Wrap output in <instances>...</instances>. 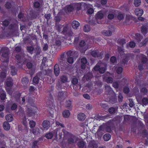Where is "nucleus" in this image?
Listing matches in <instances>:
<instances>
[{
	"mask_svg": "<svg viewBox=\"0 0 148 148\" xmlns=\"http://www.w3.org/2000/svg\"><path fill=\"white\" fill-rule=\"evenodd\" d=\"M140 91L144 94H145L147 92V89L146 88L143 87L141 89Z\"/></svg>",
	"mask_w": 148,
	"mask_h": 148,
	"instance_id": "nucleus-58",
	"label": "nucleus"
},
{
	"mask_svg": "<svg viewBox=\"0 0 148 148\" xmlns=\"http://www.w3.org/2000/svg\"><path fill=\"white\" fill-rule=\"evenodd\" d=\"M110 73H107L103 75V80L108 83H112L113 82V79L112 78L109 77Z\"/></svg>",
	"mask_w": 148,
	"mask_h": 148,
	"instance_id": "nucleus-5",
	"label": "nucleus"
},
{
	"mask_svg": "<svg viewBox=\"0 0 148 148\" xmlns=\"http://www.w3.org/2000/svg\"><path fill=\"white\" fill-rule=\"evenodd\" d=\"M102 33L103 34L107 36H110L112 34V32L109 30L108 31L104 30L102 32Z\"/></svg>",
	"mask_w": 148,
	"mask_h": 148,
	"instance_id": "nucleus-27",
	"label": "nucleus"
},
{
	"mask_svg": "<svg viewBox=\"0 0 148 148\" xmlns=\"http://www.w3.org/2000/svg\"><path fill=\"white\" fill-rule=\"evenodd\" d=\"M51 72V71L49 69H45L44 70H42V73L44 75H48Z\"/></svg>",
	"mask_w": 148,
	"mask_h": 148,
	"instance_id": "nucleus-35",
	"label": "nucleus"
},
{
	"mask_svg": "<svg viewBox=\"0 0 148 148\" xmlns=\"http://www.w3.org/2000/svg\"><path fill=\"white\" fill-rule=\"evenodd\" d=\"M29 80L26 77L23 78L22 79V82L24 85H25L27 84Z\"/></svg>",
	"mask_w": 148,
	"mask_h": 148,
	"instance_id": "nucleus-34",
	"label": "nucleus"
},
{
	"mask_svg": "<svg viewBox=\"0 0 148 148\" xmlns=\"http://www.w3.org/2000/svg\"><path fill=\"white\" fill-rule=\"evenodd\" d=\"M111 138V136L109 134H106L104 135L103 138L104 140L106 141L109 140Z\"/></svg>",
	"mask_w": 148,
	"mask_h": 148,
	"instance_id": "nucleus-29",
	"label": "nucleus"
},
{
	"mask_svg": "<svg viewBox=\"0 0 148 148\" xmlns=\"http://www.w3.org/2000/svg\"><path fill=\"white\" fill-rule=\"evenodd\" d=\"M71 82L74 85L77 84L78 82V79L76 78H73Z\"/></svg>",
	"mask_w": 148,
	"mask_h": 148,
	"instance_id": "nucleus-40",
	"label": "nucleus"
},
{
	"mask_svg": "<svg viewBox=\"0 0 148 148\" xmlns=\"http://www.w3.org/2000/svg\"><path fill=\"white\" fill-rule=\"evenodd\" d=\"M11 72L12 74L14 75H15L17 71V69L14 66H11Z\"/></svg>",
	"mask_w": 148,
	"mask_h": 148,
	"instance_id": "nucleus-30",
	"label": "nucleus"
},
{
	"mask_svg": "<svg viewBox=\"0 0 148 148\" xmlns=\"http://www.w3.org/2000/svg\"><path fill=\"white\" fill-rule=\"evenodd\" d=\"M67 62L70 64H72L73 62V57H68L67 59Z\"/></svg>",
	"mask_w": 148,
	"mask_h": 148,
	"instance_id": "nucleus-50",
	"label": "nucleus"
},
{
	"mask_svg": "<svg viewBox=\"0 0 148 148\" xmlns=\"http://www.w3.org/2000/svg\"><path fill=\"white\" fill-rule=\"evenodd\" d=\"M66 92H59L57 94V98L58 100L62 101L64 100L66 97Z\"/></svg>",
	"mask_w": 148,
	"mask_h": 148,
	"instance_id": "nucleus-4",
	"label": "nucleus"
},
{
	"mask_svg": "<svg viewBox=\"0 0 148 148\" xmlns=\"http://www.w3.org/2000/svg\"><path fill=\"white\" fill-rule=\"evenodd\" d=\"M27 66L29 69H30L32 68V64L29 62H27Z\"/></svg>",
	"mask_w": 148,
	"mask_h": 148,
	"instance_id": "nucleus-61",
	"label": "nucleus"
},
{
	"mask_svg": "<svg viewBox=\"0 0 148 148\" xmlns=\"http://www.w3.org/2000/svg\"><path fill=\"white\" fill-rule=\"evenodd\" d=\"M136 39L139 42L141 41L143 38V37L140 34H135Z\"/></svg>",
	"mask_w": 148,
	"mask_h": 148,
	"instance_id": "nucleus-32",
	"label": "nucleus"
},
{
	"mask_svg": "<svg viewBox=\"0 0 148 148\" xmlns=\"http://www.w3.org/2000/svg\"><path fill=\"white\" fill-rule=\"evenodd\" d=\"M123 91L125 93H128L130 91L129 88L127 87H125L124 88Z\"/></svg>",
	"mask_w": 148,
	"mask_h": 148,
	"instance_id": "nucleus-63",
	"label": "nucleus"
},
{
	"mask_svg": "<svg viewBox=\"0 0 148 148\" xmlns=\"http://www.w3.org/2000/svg\"><path fill=\"white\" fill-rule=\"evenodd\" d=\"M68 57H76L78 56V52L74 50H70L66 52Z\"/></svg>",
	"mask_w": 148,
	"mask_h": 148,
	"instance_id": "nucleus-6",
	"label": "nucleus"
},
{
	"mask_svg": "<svg viewBox=\"0 0 148 148\" xmlns=\"http://www.w3.org/2000/svg\"><path fill=\"white\" fill-rule=\"evenodd\" d=\"M118 42L119 44H122V45L126 43L125 40L124 39H119Z\"/></svg>",
	"mask_w": 148,
	"mask_h": 148,
	"instance_id": "nucleus-52",
	"label": "nucleus"
},
{
	"mask_svg": "<svg viewBox=\"0 0 148 148\" xmlns=\"http://www.w3.org/2000/svg\"><path fill=\"white\" fill-rule=\"evenodd\" d=\"M113 86L115 88H118L119 87V84L117 82H114L113 84Z\"/></svg>",
	"mask_w": 148,
	"mask_h": 148,
	"instance_id": "nucleus-62",
	"label": "nucleus"
},
{
	"mask_svg": "<svg viewBox=\"0 0 148 148\" xmlns=\"http://www.w3.org/2000/svg\"><path fill=\"white\" fill-rule=\"evenodd\" d=\"M34 7L36 8H38L40 6L39 3L38 2H36L34 3Z\"/></svg>",
	"mask_w": 148,
	"mask_h": 148,
	"instance_id": "nucleus-64",
	"label": "nucleus"
},
{
	"mask_svg": "<svg viewBox=\"0 0 148 148\" xmlns=\"http://www.w3.org/2000/svg\"><path fill=\"white\" fill-rule=\"evenodd\" d=\"M83 30L85 32H88L90 31V29L88 25H86L84 26Z\"/></svg>",
	"mask_w": 148,
	"mask_h": 148,
	"instance_id": "nucleus-45",
	"label": "nucleus"
},
{
	"mask_svg": "<svg viewBox=\"0 0 148 148\" xmlns=\"http://www.w3.org/2000/svg\"><path fill=\"white\" fill-rule=\"evenodd\" d=\"M103 14L102 12L101 11H99L98 12L97 14L96 18L97 20L101 19L103 18Z\"/></svg>",
	"mask_w": 148,
	"mask_h": 148,
	"instance_id": "nucleus-19",
	"label": "nucleus"
},
{
	"mask_svg": "<svg viewBox=\"0 0 148 148\" xmlns=\"http://www.w3.org/2000/svg\"><path fill=\"white\" fill-rule=\"evenodd\" d=\"M123 15L121 12H119L118 13L117 16V18L119 20H122L124 18Z\"/></svg>",
	"mask_w": 148,
	"mask_h": 148,
	"instance_id": "nucleus-51",
	"label": "nucleus"
},
{
	"mask_svg": "<svg viewBox=\"0 0 148 148\" xmlns=\"http://www.w3.org/2000/svg\"><path fill=\"white\" fill-rule=\"evenodd\" d=\"M104 130L105 128L104 126L103 125H101L98 130L97 133L98 135H102L104 133H102V132H104Z\"/></svg>",
	"mask_w": 148,
	"mask_h": 148,
	"instance_id": "nucleus-14",
	"label": "nucleus"
},
{
	"mask_svg": "<svg viewBox=\"0 0 148 148\" xmlns=\"http://www.w3.org/2000/svg\"><path fill=\"white\" fill-rule=\"evenodd\" d=\"M80 23L78 21H73L72 23V27L75 29H77Z\"/></svg>",
	"mask_w": 148,
	"mask_h": 148,
	"instance_id": "nucleus-16",
	"label": "nucleus"
},
{
	"mask_svg": "<svg viewBox=\"0 0 148 148\" xmlns=\"http://www.w3.org/2000/svg\"><path fill=\"white\" fill-rule=\"evenodd\" d=\"M9 22L7 20H5L3 22V25L5 26H7L9 24Z\"/></svg>",
	"mask_w": 148,
	"mask_h": 148,
	"instance_id": "nucleus-60",
	"label": "nucleus"
},
{
	"mask_svg": "<svg viewBox=\"0 0 148 148\" xmlns=\"http://www.w3.org/2000/svg\"><path fill=\"white\" fill-rule=\"evenodd\" d=\"M15 57L18 61L17 62L19 63H20L24 60V56H21L19 55H16Z\"/></svg>",
	"mask_w": 148,
	"mask_h": 148,
	"instance_id": "nucleus-17",
	"label": "nucleus"
},
{
	"mask_svg": "<svg viewBox=\"0 0 148 148\" xmlns=\"http://www.w3.org/2000/svg\"><path fill=\"white\" fill-rule=\"evenodd\" d=\"M61 45V41L59 40H56L55 43L54 45L56 46H57L58 47H60Z\"/></svg>",
	"mask_w": 148,
	"mask_h": 148,
	"instance_id": "nucleus-38",
	"label": "nucleus"
},
{
	"mask_svg": "<svg viewBox=\"0 0 148 148\" xmlns=\"http://www.w3.org/2000/svg\"><path fill=\"white\" fill-rule=\"evenodd\" d=\"M27 49L28 52L31 54H32L33 53V51L34 50V48L32 46L27 47Z\"/></svg>",
	"mask_w": 148,
	"mask_h": 148,
	"instance_id": "nucleus-36",
	"label": "nucleus"
},
{
	"mask_svg": "<svg viewBox=\"0 0 148 148\" xmlns=\"http://www.w3.org/2000/svg\"><path fill=\"white\" fill-rule=\"evenodd\" d=\"M92 74L90 73H88L84 76L83 78L84 79H86L88 81L90 80L92 78Z\"/></svg>",
	"mask_w": 148,
	"mask_h": 148,
	"instance_id": "nucleus-23",
	"label": "nucleus"
},
{
	"mask_svg": "<svg viewBox=\"0 0 148 148\" xmlns=\"http://www.w3.org/2000/svg\"><path fill=\"white\" fill-rule=\"evenodd\" d=\"M130 103H129V105L130 107H132L134 105V104L132 101V99H129Z\"/></svg>",
	"mask_w": 148,
	"mask_h": 148,
	"instance_id": "nucleus-55",
	"label": "nucleus"
},
{
	"mask_svg": "<svg viewBox=\"0 0 148 148\" xmlns=\"http://www.w3.org/2000/svg\"><path fill=\"white\" fill-rule=\"evenodd\" d=\"M106 70V68L103 67H101L99 71V72L101 74L103 73Z\"/></svg>",
	"mask_w": 148,
	"mask_h": 148,
	"instance_id": "nucleus-53",
	"label": "nucleus"
},
{
	"mask_svg": "<svg viewBox=\"0 0 148 148\" xmlns=\"http://www.w3.org/2000/svg\"><path fill=\"white\" fill-rule=\"evenodd\" d=\"M75 8H76L77 10H79L81 9V4L80 3H76L74 5Z\"/></svg>",
	"mask_w": 148,
	"mask_h": 148,
	"instance_id": "nucleus-39",
	"label": "nucleus"
},
{
	"mask_svg": "<svg viewBox=\"0 0 148 148\" xmlns=\"http://www.w3.org/2000/svg\"><path fill=\"white\" fill-rule=\"evenodd\" d=\"M51 16V15L50 14H45L44 16L47 19V22L50 19Z\"/></svg>",
	"mask_w": 148,
	"mask_h": 148,
	"instance_id": "nucleus-57",
	"label": "nucleus"
},
{
	"mask_svg": "<svg viewBox=\"0 0 148 148\" xmlns=\"http://www.w3.org/2000/svg\"><path fill=\"white\" fill-rule=\"evenodd\" d=\"M86 44V43L85 41L84 40H82L79 43V46L82 47H85Z\"/></svg>",
	"mask_w": 148,
	"mask_h": 148,
	"instance_id": "nucleus-47",
	"label": "nucleus"
},
{
	"mask_svg": "<svg viewBox=\"0 0 148 148\" xmlns=\"http://www.w3.org/2000/svg\"><path fill=\"white\" fill-rule=\"evenodd\" d=\"M3 126L4 129L6 130H8L10 128V125L7 122H4L3 124Z\"/></svg>",
	"mask_w": 148,
	"mask_h": 148,
	"instance_id": "nucleus-22",
	"label": "nucleus"
},
{
	"mask_svg": "<svg viewBox=\"0 0 148 148\" xmlns=\"http://www.w3.org/2000/svg\"><path fill=\"white\" fill-rule=\"evenodd\" d=\"M42 125L43 127V128L42 129V130H47L50 127V123L49 121L45 120L42 122Z\"/></svg>",
	"mask_w": 148,
	"mask_h": 148,
	"instance_id": "nucleus-7",
	"label": "nucleus"
},
{
	"mask_svg": "<svg viewBox=\"0 0 148 148\" xmlns=\"http://www.w3.org/2000/svg\"><path fill=\"white\" fill-rule=\"evenodd\" d=\"M141 31L144 36L146 35L148 32V25H143L141 27Z\"/></svg>",
	"mask_w": 148,
	"mask_h": 148,
	"instance_id": "nucleus-9",
	"label": "nucleus"
},
{
	"mask_svg": "<svg viewBox=\"0 0 148 148\" xmlns=\"http://www.w3.org/2000/svg\"><path fill=\"white\" fill-rule=\"evenodd\" d=\"M74 8L73 6L71 5H68L66 7L67 10L69 12H72Z\"/></svg>",
	"mask_w": 148,
	"mask_h": 148,
	"instance_id": "nucleus-43",
	"label": "nucleus"
},
{
	"mask_svg": "<svg viewBox=\"0 0 148 148\" xmlns=\"http://www.w3.org/2000/svg\"><path fill=\"white\" fill-rule=\"evenodd\" d=\"M29 124L31 128H33L36 125V123L33 121H31L29 122Z\"/></svg>",
	"mask_w": 148,
	"mask_h": 148,
	"instance_id": "nucleus-42",
	"label": "nucleus"
},
{
	"mask_svg": "<svg viewBox=\"0 0 148 148\" xmlns=\"http://www.w3.org/2000/svg\"><path fill=\"white\" fill-rule=\"evenodd\" d=\"M129 45L131 48H134L135 47V43L134 42H129Z\"/></svg>",
	"mask_w": 148,
	"mask_h": 148,
	"instance_id": "nucleus-59",
	"label": "nucleus"
},
{
	"mask_svg": "<svg viewBox=\"0 0 148 148\" xmlns=\"http://www.w3.org/2000/svg\"><path fill=\"white\" fill-rule=\"evenodd\" d=\"M58 30L61 33L69 36H72L73 33L71 30V27L68 24L62 25L58 28Z\"/></svg>",
	"mask_w": 148,
	"mask_h": 148,
	"instance_id": "nucleus-1",
	"label": "nucleus"
},
{
	"mask_svg": "<svg viewBox=\"0 0 148 148\" xmlns=\"http://www.w3.org/2000/svg\"><path fill=\"white\" fill-rule=\"evenodd\" d=\"M2 53L1 56L3 58H5L6 60L4 61H8V49L5 47H2L0 51V53Z\"/></svg>",
	"mask_w": 148,
	"mask_h": 148,
	"instance_id": "nucleus-2",
	"label": "nucleus"
},
{
	"mask_svg": "<svg viewBox=\"0 0 148 148\" xmlns=\"http://www.w3.org/2000/svg\"><path fill=\"white\" fill-rule=\"evenodd\" d=\"M6 97V95L4 91H2V93L1 94L0 98L2 100H4L5 99Z\"/></svg>",
	"mask_w": 148,
	"mask_h": 148,
	"instance_id": "nucleus-48",
	"label": "nucleus"
},
{
	"mask_svg": "<svg viewBox=\"0 0 148 148\" xmlns=\"http://www.w3.org/2000/svg\"><path fill=\"white\" fill-rule=\"evenodd\" d=\"M78 119L80 121L84 120L85 118V114L83 113H80L78 114L77 116Z\"/></svg>",
	"mask_w": 148,
	"mask_h": 148,
	"instance_id": "nucleus-21",
	"label": "nucleus"
},
{
	"mask_svg": "<svg viewBox=\"0 0 148 148\" xmlns=\"http://www.w3.org/2000/svg\"><path fill=\"white\" fill-rule=\"evenodd\" d=\"M54 71L55 75L56 76L58 75L60 73V69L58 64H55L54 68Z\"/></svg>",
	"mask_w": 148,
	"mask_h": 148,
	"instance_id": "nucleus-11",
	"label": "nucleus"
},
{
	"mask_svg": "<svg viewBox=\"0 0 148 148\" xmlns=\"http://www.w3.org/2000/svg\"><path fill=\"white\" fill-rule=\"evenodd\" d=\"M67 78L66 77L64 76H62L61 78V80L63 83H65L66 82Z\"/></svg>",
	"mask_w": 148,
	"mask_h": 148,
	"instance_id": "nucleus-54",
	"label": "nucleus"
},
{
	"mask_svg": "<svg viewBox=\"0 0 148 148\" xmlns=\"http://www.w3.org/2000/svg\"><path fill=\"white\" fill-rule=\"evenodd\" d=\"M140 56L142 57L141 59L142 63L143 64L146 63L147 60L146 56L143 54H140Z\"/></svg>",
	"mask_w": 148,
	"mask_h": 148,
	"instance_id": "nucleus-20",
	"label": "nucleus"
},
{
	"mask_svg": "<svg viewBox=\"0 0 148 148\" xmlns=\"http://www.w3.org/2000/svg\"><path fill=\"white\" fill-rule=\"evenodd\" d=\"M53 134L51 132L49 133L46 134V137L49 139H51L53 136Z\"/></svg>",
	"mask_w": 148,
	"mask_h": 148,
	"instance_id": "nucleus-49",
	"label": "nucleus"
},
{
	"mask_svg": "<svg viewBox=\"0 0 148 148\" xmlns=\"http://www.w3.org/2000/svg\"><path fill=\"white\" fill-rule=\"evenodd\" d=\"M33 82L36 84H37L39 81V78L37 76H35L33 78Z\"/></svg>",
	"mask_w": 148,
	"mask_h": 148,
	"instance_id": "nucleus-46",
	"label": "nucleus"
},
{
	"mask_svg": "<svg viewBox=\"0 0 148 148\" xmlns=\"http://www.w3.org/2000/svg\"><path fill=\"white\" fill-rule=\"evenodd\" d=\"M141 2L140 0H134V4L135 6L138 7L140 5Z\"/></svg>",
	"mask_w": 148,
	"mask_h": 148,
	"instance_id": "nucleus-37",
	"label": "nucleus"
},
{
	"mask_svg": "<svg viewBox=\"0 0 148 148\" xmlns=\"http://www.w3.org/2000/svg\"><path fill=\"white\" fill-rule=\"evenodd\" d=\"M70 112L69 110H65L63 112L62 114L65 118L68 117L70 115Z\"/></svg>",
	"mask_w": 148,
	"mask_h": 148,
	"instance_id": "nucleus-25",
	"label": "nucleus"
},
{
	"mask_svg": "<svg viewBox=\"0 0 148 148\" xmlns=\"http://www.w3.org/2000/svg\"><path fill=\"white\" fill-rule=\"evenodd\" d=\"M101 62H99L97 64V65L94 67V69L95 71H98L99 70V69L101 68V66L102 65V64H101Z\"/></svg>",
	"mask_w": 148,
	"mask_h": 148,
	"instance_id": "nucleus-26",
	"label": "nucleus"
},
{
	"mask_svg": "<svg viewBox=\"0 0 148 148\" xmlns=\"http://www.w3.org/2000/svg\"><path fill=\"white\" fill-rule=\"evenodd\" d=\"M108 112L110 114H114L116 112V109L113 107H111L108 109Z\"/></svg>",
	"mask_w": 148,
	"mask_h": 148,
	"instance_id": "nucleus-41",
	"label": "nucleus"
},
{
	"mask_svg": "<svg viewBox=\"0 0 148 148\" xmlns=\"http://www.w3.org/2000/svg\"><path fill=\"white\" fill-rule=\"evenodd\" d=\"M78 140V138L76 136L72 135L68 138V143L69 144L75 143Z\"/></svg>",
	"mask_w": 148,
	"mask_h": 148,
	"instance_id": "nucleus-3",
	"label": "nucleus"
},
{
	"mask_svg": "<svg viewBox=\"0 0 148 148\" xmlns=\"http://www.w3.org/2000/svg\"><path fill=\"white\" fill-rule=\"evenodd\" d=\"M85 143L83 141H80L77 143L78 147L80 148H83L85 146Z\"/></svg>",
	"mask_w": 148,
	"mask_h": 148,
	"instance_id": "nucleus-24",
	"label": "nucleus"
},
{
	"mask_svg": "<svg viewBox=\"0 0 148 148\" xmlns=\"http://www.w3.org/2000/svg\"><path fill=\"white\" fill-rule=\"evenodd\" d=\"M101 53H100L96 51H94L91 53L92 56L95 57H99L101 56Z\"/></svg>",
	"mask_w": 148,
	"mask_h": 148,
	"instance_id": "nucleus-18",
	"label": "nucleus"
},
{
	"mask_svg": "<svg viewBox=\"0 0 148 148\" xmlns=\"http://www.w3.org/2000/svg\"><path fill=\"white\" fill-rule=\"evenodd\" d=\"M142 103L143 104L146 105L148 103V99L146 98H143Z\"/></svg>",
	"mask_w": 148,
	"mask_h": 148,
	"instance_id": "nucleus-44",
	"label": "nucleus"
},
{
	"mask_svg": "<svg viewBox=\"0 0 148 148\" xmlns=\"http://www.w3.org/2000/svg\"><path fill=\"white\" fill-rule=\"evenodd\" d=\"M40 130L38 128H31L30 132H32L34 135H37L40 134Z\"/></svg>",
	"mask_w": 148,
	"mask_h": 148,
	"instance_id": "nucleus-12",
	"label": "nucleus"
},
{
	"mask_svg": "<svg viewBox=\"0 0 148 148\" xmlns=\"http://www.w3.org/2000/svg\"><path fill=\"white\" fill-rule=\"evenodd\" d=\"M13 85L12 80V78H10L9 80H8L6 82V85L7 86L11 87Z\"/></svg>",
	"mask_w": 148,
	"mask_h": 148,
	"instance_id": "nucleus-31",
	"label": "nucleus"
},
{
	"mask_svg": "<svg viewBox=\"0 0 148 148\" xmlns=\"http://www.w3.org/2000/svg\"><path fill=\"white\" fill-rule=\"evenodd\" d=\"M5 118L6 120L9 122H10L13 120V118L10 114H8L6 115Z\"/></svg>",
	"mask_w": 148,
	"mask_h": 148,
	"instance_id": "nucleus-28",
	"label": "nucleus"
},
{
	"mask_svg": "<svg viewBox=\"0 0 148 148\" xmlns=\"http://www.w3.org/2000/svg\"><path fill=\"white\" fill-rule=\"evenodd\" d=\"M123 71V68L121 67H119L117 69L116 72L118 74L121 73Z\"/></svg>",
	"mask_w": 148,
	"mask_h": 148,
	"instance_id": "nucleus-56",
	"label": "nucleus"
},
{
	"mask_svg": "<svg viewBox=\"0 0 148 148\" xmlns=\"http://www.w3.org/2000/svg\"><path fill=\"white\" fill-rule=\"evenodd\" d=\"M35 53L37 55L40 54L41 51V49L39 46H37L34 49Z\"/></svg>",
	"mask_w": 148,
	"mask_h": 148,
	"instance_id": "nucleus-33",
	"label": "nucleus"
},
{
	"mask_svg": "<svg viewBox=\"0 0 148 148\" xmlns=\"http://www.w3.org/2000/svg\"><path fill=\"white\" fill-rule=\"evenodd\" d=\"M143 11L142 9L139 8H137L135 10V14L137 16H140L143 14Z\"/></svg>",
	"mask_w": 148,
	"mask_h": 148,
	"instance_id": "nucleus-13",
	"label": "nucleus"
},
{
	"mask_svg": "<svg viewBox=\"0 0 148 148\" xmlns=\"http://www.w3.org/2000/svg\"><path fill=\"white\" fill-rule=\"evenodd\" d=\"M105 93L107 95H110L112 92L113 91L111 87L108 85H105Z\"/></svg>",
	"mask_w": 148,
	"mask_h": 148,
	"instance_id": "nucleus-10",
	"label": "nucleus"
},
{
	"mask_svg": "<svg viewBox=\"0 0 148 148\" xmlns=\"http://www.w3.org/2000/svg\"><path fill=\"white\" fill-rule=\"evenodd\" d=\"M97 144L94 141L90 142L88 145V148H97Z\"/></svg>",
	"mask_w": 148,
	"mask_h": 148,
	"instance_id": "nucleus-15",
	"label": "nucleus"
},
{
	"mask_svg": "<svg viewBox=\"0 0 148 148\" xmlns=\"http://www.w3.org/2000/svg\"><path fill=\"white\" fill-rule=\"evenodd\" d=\"M81 62L82 64L81 68L82 69H84L86 68V64L87 61L85 57H83L81 59Z\"/></svg>",
	"mask_w": 148,
	"mask_h": 148,
	"instance_id": "nucleus-8",
	"label": "nucleus"
}]
</instances>
